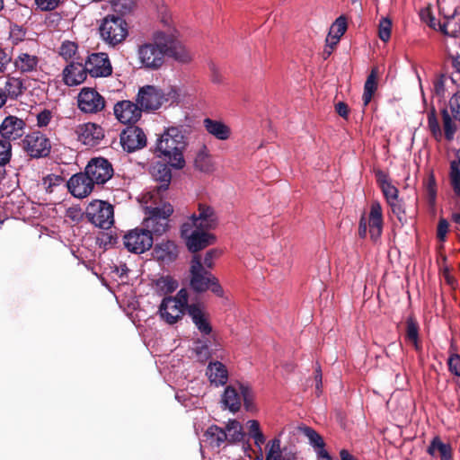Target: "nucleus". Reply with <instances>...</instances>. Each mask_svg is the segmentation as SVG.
<instances>
[{
    "mask_svg": "<svg viewBox=\"0 0 460 460\" xmlns=\"http://www.w3.org/2000/svg\"><path fill=\"white\" fill-rule=\"evenodd\" d=\"M149 216L145 219L146 230L151 234L161 235L169 228V217L173 213V208L170 203H164L161 207H155L149 210Z\"/></svg>",
    "mask_w": 460,
    "mask_h": 460,
    "instance_id": "0eeeda50",
    "label": "nucleus"
},
{
    "mask_svg": "<svg viewBox=\"0 0 460 460\" xmlns=\"http://www.w3.org/2000/svg\"><path fill=\"white\" fill-rule=\"evenodd\" d=\"M166 94L154 85H146L139 89L137 95V102L142 111H150L159 109L162 104L168 102Z\"/></svg>",
    "mask_w": 460,
    "mask_h": 460,
    "instance_id": "9b49d317",
    "label": "nucleus"
},
{
    "mask_svg": "<svg viewBox=\"0 0 460 460\" xmlns=\"http://www.w3.org/2000/svg\"><path fill=\"white\" fill-rule=\"evenodd\" d=\"M153 287L157 295L168 296L178 288L179 282L172 276L165 275L154 280Z\"/></svg>",
    "mask_w": 460,
    "mask_h": 460,
    "instance_id": "473e14b6",
    "label": "nucleus"
},
{
    "mask_svg": "<svg viewBox=\"0 0 460 460\" xmlns=\"http://www.w3.org/2000/svg\"><path fill=\"white\" fill-rule=\"evenodd\" d=\"M77 106L84 113L95 114L104 109L105 100L95 89L84 87L78 93Z\"/></svg>",
    "mask_w": 460,
    "mask_h": 460,
    "instance_id": "f8f14e48",
    "label": "nucleus"
},
{
    "mask_svg": "<svg viewBox=\"0 0 460 460\" xmlns=\"http://www.w3.org/2000/svg\"><path fill=\"white\" fill-rule=\"evenodd\" d=\"M440 31L455 40L458 39L460 37V20H456L455 14L446 17L445 22L440 24Z\"/></svg>",
    "mask_w": 460,
    "mask_h": 460,
    "instance_id": "ea45409f",
    "label": "nucleus"
},
{
    "mask_svg": "<svg viewBox=\"0 0 460 460\" xmlns=\"http://www.w3.org/2000/svg\"><path fill=\"white\" fill-rule=\"evenodd\" d=\"M448 222L445 218H440L438 225L437 236L439 241L444 242L448 231Z\"/></svg>",
    "mask_w": 460,
    "mask_h": 460,
    "instance_id": "bf43d9fd",
    "label": "nucleus"
},
{
    "mask_svg": "<svg viewBox=\"0 0 460 460\" xmlns=\"http://www.w3.org/2000/svg\"><path fill=\"white\" fill-rule=\"evenodd\" d=\"M247 429L249 432V436L252 438L254 434L261 433L260 423L256 420H250L247 421Z\"/></svg>",
    "mask_w": 460,
    "mask_h": 460,
    "instance_id": "0e129e2a",
    "label": "nucleus"
},
{
    "mask_svg": "<svg viewBox=\"0 0 460 460\" xmlns=\"http://www.w3.org/2000/svg\"><path fill=\"white\" fill-rule=\"evenodd\" d=\"M181 236L184 239L188 250L191 252H197L216 241L214 234L185 224L181 225Z\"/></svg>",
    "mask_w": 460,
    "mask_h": 460,
    "instance_id": "6e6552de",
    "label": "nucleus"
},
{
    "mask_svg": "<svg viewBox=\"0 0 460 460\" xmlns=\"http://www.w3.org/2000/svg\"><path fill=\"white\" fill-rule=\"evenodd\" d=\"M85 217L96 227L109 229L114 224V208L107 201L94 199L86 207Z\"/></svg>",
    "mask_w": 460,
    "mask_h": 460,
    "instance_id": "423d86ee",
    "label": "nucleus"
},
{
    "mask_svg": "<svg viewBox=\"0 0 460 460\" xmlns=\"http://www.w3.org/2000/svg\"><path fill=\"white\" fill-rule=\"evenodd\" d=\"M22 148L30 157L39 159L49 155L51 143L43 133L33 131L22 139Z\"/></svg>",
    "mask_w": 460,
    "mask_h": 460,
    "instance_id": "1a4fd4ad",
    "label": "nucleus"
},
{
    "mask_svg": "<svg viewBox=\"0 0 460 460\" xmlns=\"http://www.w3.org/2000/svg\"><path fill=\"white\" fill-rule=\"evenodd\" d=\"M203 124L206 130L218 140H227L231 136L230 128L221 120L206 118Z\"/></svg>",
    "mask_w": 460,
    "mask_h": 460,
    "instance_id": "cd10ccee",
    "label": "nucleus"
},
{
    "mask_svg": "<svg viewBox=\"0 0 460 460\" xmlns=\"http://www.w3.org/2000/svg\"><path fill=\"white\" fill-rule=\"evenodd\" d=\"M382 192L387 200V203L398 199V190L392 183H385L381 187Z\"/></svg>",
    "mask_w": 460,
    "mask_h": 460,
    "instance_id": "5fc2aeb1",
    "label": "nucleus"
},
{
    "mask_svg": "<svg viewBox=\"0 0 460 460\" xmlns=\"http://www.w3.org/2000/svg\"><path fill=\"white\" fill-rule=\"evenodd\" d=\"M52 118L51 111L44 110L37 115V124L39 127H46L49 125Z\"/></svg>",
    "mask_w": 460,
    "mask_h": 460,
    "instance_id": "052dcab7",
    "label": "nucleus"
},
{
    "mask_svg": "<svg viewBox=\"0 0 460 460\" xmlns=\"http://www.w3.org/2000/svg\"><path fill=\"white\" fill-rule=\"evenodd\" d=\"M188 314L199 332L208 335L212 332V326L208 320V314L200 303H192L188 306Z\"/></svg>",
    "mask_w": 460,
    "mask_h": 460,
    "instance_id": "6ab92c4d",
    "label": "nucleus"
},
{
    "mask_svg": "<svg viewBox=\"0 0 460 460\" xmlns=\"http://www.w3.org/2000/svg\"><path fill=\"white\" fill-rule=\"evenodd\" d=\"M166 57H172L174 60L186 64L191 60V55L189 50L181 42L177 41L172 33L167 32Z\"/></svg>",
    "mask_w": 460,
    "mask_h": 460,
    "instance_id": "393cba45",
    "label": "nucleus"
},
{
    "mask_svg": "<svg viewBox=\"0 0 460 460\" xmlns=\"http://www.w3.org/2000/svg\"><path fill=\"white\" fill-rule=\"evenodd\" d=\"M336 112L342 118H347L349 109L345 102H340L335 105Z\"/></svg>",
    "mask_w": 460,
    "mask_h": 460,
    "instance_id": "338daca9",
    "label": "nucleus"
},
{
    "mask_svg": "<svg viewBox=\"0 0 460 460\" xmlns=\"http://www.w3.org/2000/svg\"><path fill=\"white\" fill-rule=\"evenodd\" d=\"M239 390L241 394V401H243V405L246 411H252L255 409L253 400L254 394L252 388L244 384H239Z\"/></svg>",
    "mask_w": 460,
    "mask_h": 460,
    "instance_id": "a18cd8bd",
    "label": "nucleus"
},
{
    "mask_svg": "<svg viewBox=\"0 0 460 460\" xmlns=\"http://www.w3.org/2000/svg\"><path fill=\"white\" fill-rule=\"evenodd\" d=\"M12 157V145L8 140H0V164L6 165Z\"/></svg>",
    "mask_w": 460,
    "mask_h": 460,
    "instance_id": "603ef678",
    "label": "nucleus"
},
{
    "mask_svg": "<svg viewBox=\"0 0 460 460\" xmlns=\"http://www.w3.org/2000/svg\"><path fill=\"white\" fill-rule=\"evenodd\" d=\"M62 181L60 176L57 175H48L44 179V184L47 185V189H50L54 185H58Z\"/></svg>",
    "mask_w": 460,
    "mask_h": 460,
    "instance_id": "69168bd1",
    "label": "nucleus"
},
{
    "mask_svg": "<svg viewBox=\"0 0 460 460\" xmlns=\"http://www.w3.org/2000/svg\"><path fill=\"white\" fill-rule=\"evenodd\" d=\"M206 376L211 385L215 387H221L228 382V369L218 360L209 361L206 368Z\"/></svg>",
    "mask_w": 460,
    "mask_h": 460,
    "instance_id": "4be33fe9",
    "label": "nucleus"
},
{
    "mask_svg": "<svg viewBox=\"0 0 460 460\" xmlns=\"http://www.w3.org/2000/svg\"><path fill=\"white\" fill-rule=\"evenodd\" d=\"M39 61V58L35 55L21 53L14 59V66L22 74L31 73L37 71Z\"/></svg>",
    "mask_w": 460,
    "mask_h": 460,
    "instance_id": "72a5a7b5",
    "label": "nucleus"
},
{
    "mask_svg": "<svg viewBox=\"0 0 460 460\" xmlns=\"http://www.w3.org/2000/svg\"><path fill=\"white\" fill-rule=\"evenodd\" d=\"M84 171L94 184L102 185L113 175L111 164L103 157H95L89 161Z\"/></svg>",
    "mask_w": 460,
    "mask_h": 460,
    "instance_id": "4468645a",
    "label": "nucleus"
},
{
    "mask_svg": "<svg viewBox=\"0 0 460 460\" xmlns=\"http://www.w3.org/2000/svg\"><path fill=\"white\" fill-rule=\"evenodd\" d=\"M120 144L125 151L132 153L146 145V137L138 127H128L120 134Z\"/></svg>",
    "mask_w": 460,
    "mask_h": 460,
    "instance_id": "f3484780",
    "label": "nucleus"
},
{
    "mask_svg": "<svg viewBox=\"0 0 460 460\" xmlns=\"http://www.w3.org/2000/svg\"><path fill=\"white\" fill-rule=\"evenodd\" d=\"M217 221L218 218L213 208L199 204V214H192L183 224L208 232L217 226Z\"/></svg>",
    "mask_w": 460,
    "mask_h": 460,
    "instance_id": "2eb2a0df",
    "label": "nucleus"
},
{
    "mask_svg": "<svg viewBox=\"0 0 460 460\" xmlns=\"http://www.w3.org/2000/svg\"><path fill=\"white\" fill-rule=\"evenodd\" d=\"M419 323L413 316L406 320V339L411 342L416 350L420 349L419 344Z\"/></svg>",
    "mask_w": 460,
    "mask_h": 460,
    "instance_id": "79ce46f5",
    "label": "nucleus"
},
{
    "mask_svg": "<svg viewBox=\"0 0 460 460\" xmlns=\"http://www.w3.org/2000/svg\"><path fill=\"white\" fill-rule=\"evenodd\" d=\"M392 22L388 18H382L379 22L378 26V37L379 39L386 42L391 37Z\"/></svg>",
    "mask_w": 460,
    "mask_h": 460,
    "instance_id": "8fccbe9b",
    "label": "nucleus"
},
{
    "mask_svg": "<svg viewBox=\"0 0 460 460\" xmlns=\"http://www.w3.org/2000/svg\"><path fill=\"white\" fill-rule=\"evenodd\" d=\"M87 75L88 73L84 65L80 62L71 61L63 69L62 80L63 83L69 87L76 86L86 80Z\"/></svg>",
    "mask_w": 460,
    "mask_h": 460,
    "instance_id": "aec40b11",
    "label": "nucleus"
},
{
    "mask_svg": "<svg viewBox=\"0 0 460 460\" xmlns=\"http://www.w3.org/2000/svg\"><path fill=\"white\" fill-rule=\"evenodd\" d=\"M102 40L111 47L120 44L128 36V24L119 15L105 16L99 27Z\"/></svg>",
    "mask_w": 460,
    "mask_h": 460,
    "instance_id": "39448f33",
    "label": "nucleus"
},
{
    "mask_svg": "<svg viewBox=\"0 0 460 460\" xmlns=\"http://www.w3.org/2000/svg\"><path fill=\"white\" fill-rule=\"evenodd\" d=\"M389 206L391 207L393 214L397 217L398 221L404 225L407 223V217L405 213V208L403 206V203L399 199L388 202Z\"/></svg>",
    "mask_w": 460,
    "mask_h": 460,
    "instance_id": "09e8293b",
    "label": "nucleus"
},
{
    "mask_svg": "<svg viewBox=\"0 0 460 460\" xmlns=\"http://www.w3.org/2000/svg\"><path fill=\"white\" fill-rule=\"evenodd\" d=\"M11 60L12 57L10 54L5 49L0 48V73L4 72Z\"/></svg>",
    "mask_w": 460,
    "mask_h": 460,
    "instance_id": "680f3d73",
    "label": "nucleus"
},
{
    "mask_svg": "<svg viewBox=\"0 0 460 460\" xmlns=\"http://www.w3.org/2000/svg\"><path fill=\"white\" fill-rule=\"evenodd\" d=\"M442 120H443V128L444 134L447 140L451 141L454 139L455 134L457 130V127L456 123L453 121L450 113L447 109H443L441 111Z\"/></svg>",
    "mask_w": 460,
    "mask_h": 460,
    "instance_id": "c03bdc74",
    "label": "nucleus"
},
{
    "mask_svg": "<svg viewBox=\"0 0 460 460\" xmlns=\"http://www.w3.org/2000/svg\"><path fill=\"white\" fill-rule=\"evenodd\" d=\"M449 56L452 59V66L455 68L456 73L460 75V54H453L450 52Z\"/></svg>",
    "mask_w": 460,
    "mask_h": 460,
    "instance_id": "774afa93",
    "label": "nucleus"
},
{
    "mask_svg": "<svg viewBox=\"0 0 460 460\" xmlns=\"http://www.w3.org/2000/svg\"><path fill=\"white\" fill-rule=\"evenodd\" d=\"M369 234L371 239L376 242L379 239L383 230L382 208L379 202L375 201L371 204L368 218Z\"/></svg>",
    "mask_w": 460,
    "mask_h": 460,
    "instance_id": "b1692460",
    "label": "nucleus"
},
{
    "mask_svg": "<svg viewBox=\"0 0 460 460\" xmlns=\"http://www.w3.org/2000/svg\"><path fill=\"white\" fill-rule=\"evenodd\" d=\"M299 430L308 438L310 446L314 449L315 454L324 450L325 443L320 434L308 426L299 427Z\"/></svg>",
    "mask_w": 460,
    "mask_h": 460,
    "instance_id": "4c0bfd02",
    "label": "nucleus"
},
{
    "mask_svg": "<svg viewBox=\"0 0 460 460\" xmlns=\"http://www.w3.org/2000/svg\"><path fill=\"white\" fill-rule=\"evenodd\" d=\"M194 167L203 173H210L214 171V163L206 146L197 152L194 158Z\"/></svg>",
    "mask_w": 460,
    "mask_h": 460,
    "instance_id": "f704fd0d",
    "label": "nucleus"
},
{
    "mask_svg": "<svg viewBox=\"0 0 460 460\" xmlns=\"http://www.w3.org/2000/svg\"><path fill=\"white\" fill-rule=\"evenodd\" d=\"M113 111L116 119L122 124H135L142 115V109L137 102L128 100L118 102L114 105Z\"/></svg>",
    "mask_w": 460,
    "mask_h": 460,
    "instance_id": "dca6fc26",
    "label": "nucleus"
},
{
    "mask_svg": "<svg viewBox=\"0 0 460 460\" xmlns=\"http://www.w3.org/2000/svg\"><path fill=\"white\" fill-rule=\"evenodd\" d=\"M66 185L74 197L84 199L93 191L95 184L84 171V172L75 173L71 176Z\"/></svg>",
    "mask_w": 460,
    "mask_h": 460,
    "instance_id": "a211bd4d",
    "label": "nucleus"
},
{
    "mask_svg": "<svg viewBox=\"0 0 460 460\" xmlns=\"http://www.w3.org/2000/svg\"><path fill=\"white\" fill-rule=\"evenodd\" d=\"M150 173L153 179L159 183L157 187L159 191L168 190L172 181V172L166 164L156 162L150 167Z\"/></svg>",
    "mask_w": 460,
    "mask_h": 460,
    "instance_id": "a878e982",
    "label": "nucleus"
},
{
    "mask_svg": "<svg viewBox=\"0 0 460 460\" xmlns=\"http://www.w3.org/2000/svg\"><path fill=\"white\" fill-rule=\"evenodd\" d=\"M216 255H217L216 250H209L206 252L204 260H203V263H202V265L204 266V268L206 270L213 268V266H214L213 260L216 257Z\"/></svg>",
    "mask_w": 460,
    "mask_h": 460,
    "instance_id": "e2e57ef3",
    "label": "nucleus"
},
{
    "mask_svg": "<svg viewBox=\"0 0 460 460\" xmlns=\"http://www.w3.org/2000/svg\"><path fill=\"white\" fill-rule=\"evenodd\" d=\"M155 256L163 262H171L178 256L177 245L172 241L157 243L154 249Z\"/></svg>",
    "mask_w": 460,
    "mask_h": 460,
    "instance_id": "c85d7f7f",
    "label": "nucleus"
},
{
    "mask_svg": "<svg viewBox=\"0 0 460 460\" xmlns=\"http://www.w3.org/2000/svg\"><path fill=\"white\" fill-rule=\"evenodd\" d=\"M217 345L213 344V342L208 339H199L194 342L193 350L199 362H206L211 358L217 350Z\"/></svg>",
    "mask_w": 460,
    "mask_h": 460,
    "instance_id": "7c9ffc66",
    "label": "nucleus"
},
{
    "mask_svg": "<svg viewBox=\"0 0 460 460\" xmlns=\"http://www.w3.org/2000/svg\"><path fill=\"white\" fill-rule=\"evenodd\" d=\"M181 130L176 127L168 128L157 138L155 154L156 157L165 161L174 169H182L185 166L183 150L186 146Z\"/></svg>",
    "mask_w": 460,
    "mask_h": 460,
    "instance_id": "f257e3e1",
    "label": "nucleus"
},
{
    "mask_svg": "<svg viewBox=\"0 0 460 460\" xmlns=\"http://www.w3.org/2000/svg\"><path fill=\"white\" fill-rule=\"evenodd\" d=\"M225 430L226 431V436L229 443H235V442H244L245 440V433L243 431V427L241 423L236 420H229L227 424L226 425ZM244 451H247L251 448V445L246 442L243 443V446Z\"/></svg>",
    "mask_w": 460,
    "mask_h": 460,
    "instance_id": "c756f323",
    "label": "nucleus"
},
{
    "mask_svg": "<svg viewBox=\"0 0 460 460\" xmlns=\"http://www.w3.org/2000/svg\"><path fill=\"white\" fill-rule=\"evenodd\" d=\"M283 448L280 446V439L275 438L269 441L267 445L266 460H280Z\"/></svg>",
    "mask_w": 460,
    "mask_h": 460,
    "instance_id": "49530a36",
    "label": "nucleus"
},
{
    "mask_svg": "<svg viewBox=\"0 0 460 460\" xmlns=\"http://www.w3.org/2000/svg\"><path fill=\"white\" fill-rule=\"evenodd\" d=\"M376 89H377V69L373 68L371 70L370 74L367 75V78L364 84V93H363V96H362V101H363L364 106H367L370 102Z\"/></svg>",
    "mask_w": 460,
    "mask_h": 460,
    "instance_id": "e433bc0d",
    "label": "nucleus"
},
{
    "mask_svg": "<svg viewBox=\"0 0 460 460\" xmlns=\"http://www.w3.org/2000/svg\"><path fill=\"white\" fill-rule=\"evenodd\" d=\"M154 243L150 231L143 228H135L128 231L123 237L125 248L136 254L148 251Z\"/></svg>",
    "mask_w": 460,
    "mask_h": 460,
    "instance_id": "9d476101",
    "label": "nucleus"
},
{
    "mask_svg": "<svg viewBox=\"0 0 460 460\" xmlns=\"http://www.w3.org/2000/svg\"><path fill=\"white\" fill-rule=\"evenodd\" d=\"M167 40V32L157 31L153 33L150 41L138 45L137 56L141 68L156 71L164 65L169 47Z\"/></svg>",
    "mask_w": 460,
    "mask_h": 460,
    "instance_id": "f03ea898",
    "label": "nucleus"
},
{
    "mask_svg": "<svg viewBox=\"0 0 460 460\" xmlns=\"http://www.w3.org/2000/svg\"><path fill=\"white\" fill-rule=\"evenodd\" d=\"M221 403L224 409L237 412L242 406L241 394L233 385H227L221 395Z\"/></svg>",
    "mask_w": 460,
    "mask_h": 460,
    "instance_id": "bb28decb",
    "label": "nucleus"
},
{
    "mask_svg": "<svg viewBox=\"0 0 460 460\" xmlns=\"http://www.w3.org/2000/svg\"><path fill=\"white\" fill-rule=\"evenodd\" d=\"M23 88L22 81L20 78L9 77L3 91L6 94V99L9 97L15 100L22 93Z\"/></svg>",
    "mask_w": 460,
    "mask_h": 460,
    "instance_id": "a19ab883",
    "label": "nucleus"
},
{
    "mask_svg": "<svg viewBox=\"0 0 460 460\" xmlns=\"http://www.w3.org/2000/svg\"><path fill=\"white\" fill-rule=\"evenodd\" d=\"M427 453L435 457L439 456L440 460L452 459V447L449 444L444 443L439 437H435L427 448Z\"/></svg>",
    "mask_w": 460,
    "mask_h": 460,
    "instance_id": "2f4dec72",
    "label": "nucleus"
},
{
    "mask_svg": "<svg viewBox=\"0 0 460 460\" xmlns=\"http://www.w3.org/2000/svg\"><path fill=\"white\" fill-rule=\"evenodd\" d=\"M189 293L186 288H181L175 296H164L158 307L160 318L167 324L172 325L188 313Z\"/></svg>",
    "mask_w": 460,
    "mask_h": 460,
    "instance_id": "20e7f679",
    "label": "nucleus"
},
{
    "mask_svg": "<svg viewBox=\"0 0 460 460\" xmlns=\"http://www.w3.org/2000/svg\"><path fill=\"white\" fill-rule=\"evenodd\" d=\"M78 139L86 146H93L103 138L104 133L101 126L95 123H85L77 129Z\"/></svg>",
    "mask_w": 460,
    "mask_h": 460,
    "instance_id": "412c9836",
    "label": "nucleus"
},
{
    "mask_svg": "<svg viewBox=\"0 0 460 460\" xmlns=\"http://www.w3.org/2000/svg\"><path fill=\"white\" fill-rule=\"evenodd\" d=\"M204 437L212 447H219L226 441L227 436L225 429L211 425L205 432Z\"/></svg>",
    "mask_w": 460,
    "mask_h": 460,
    "instance_id": "c9c22d12",
    "label": "nucleus"
},
{
    "mask_svg": "<svg viewBox=\"0 0 460 460\" xmlns=\"http://www.w3.org/2000/svg\"><path fill=\"white\" fill-rule=\"evenodd\" d=\"M88 75L93 78L108 77L112 74V66L108 54L96 52L90 54L84 63Z\"/></svg>",
    "mask_w": 460,
    "mask_h": 460,
    "instance_id": "ddd939ff",
    "label": "nucleus"
},
{
    "mask_svg": "<svg viewBox=\"0 0 460 460\" xmlns=\"http://www.w3.org/2000/svg\"><path fill=\"white\" fill-rule=\"evenodd\" d=\"M78 46L73 41H64L59 49V55L66 60H69L74 58L77 51Z\"/></svg>",
    "mask_w": 460,
    "mask_h": 460,
    "instance_id": "3c124183",
    "label": "nucleus"
},
{
    "mask_svg": "<svg viewBox=\"0 0 460 460\" xmlns=\"http://www.w3.org/2000/svg\"><path fill=\"white\" fill-rule=\"evenodd\" d=\"M190 287L198 294L210 290L217 296L222 297L224 290L217 278L202 265L199 255H194L190 261Z\"/></svg>",
    "mask_w": 460,
    "mask_h": 460,
    "instance_id": "7ed1b4c3",
    "label": "nucleus"
},
{
    "mask_svg": "<svg viewBox=\"0 0 460 460\" xmlns=\"http://www.w3.org/2000/svg\"><path fill=\"white\" fill-rule=\"evenodd\" d=\"M448 367L451 373L460 376V356L457 354L452 355L448 359Z\"/></svg>",
    "mask_w": 460,
    "mask_h": 460,
    "instance_id": "13d9d810",
    "label": "nucleus"
},
{
    "mask_svg": "<svg viewBox=\"0 0 460 460\" xmlns=\"http://www.w3.org/2000/svg\"><path fill=\"white\" fill-rule=\"evenodd\" d=\"M24 121L14 116L6 117L0 125V134L4 140L16 139L23 133Z\"/></svg>",
    "mask_w": 460,
    "mask_h": 460,
    "instance_id": "5701e85b",
    "label": "nucleus"
},
{
    "mask_svg": "<svg viewBox=\"0 0 460 460\" xmlns=\"http://www.w3.org/2000/svg\"><path fill=\"white\" fill-rule=\"evenodd\" d=\"M280 460H298V451L295 446L283 447V453Z\"/></svg>",
    "mask_w": 460,
    "mask_h": 460,
    "instance_id": "4d7b16f0",
    "label": "nucleus"
},
{
    "mask_svg": "<svg viewBox=\"0 0 460 460\" xmlns=\"http://www.w3.org/2000/svg\"><path fill=\"white\" fill-rule=\"evenodd\" d=\"M449 174L454 191L460 197V148L456 152V159L450 163Z\"/></svg>",
    "mask_w": 460,
    "mask_h": 460,
    "instance_id": "58836bf2",
    "label": "nucleus"
},
{
    "mask_svg": "<svg viewBox=\"0 0 460 460\" xmlns=\"http://www.w3.org/2000/svg\"><path fill=\"white\" fill-rule=\"evenodd\" d=\"M428 126L434 138L438 141H440L442 139L443 133L434 109L431 110L428 114Z\"/></svg>",
    "mask_w": 460,
    "mask_h": 460,
    "instance_id": "de8ad7c7",
    "label": "nucleus"
},
{
    "mask_svg": "<svg viewBox=\"0 0 460 460\" xmlns=\"http://www.w3.org/2000/svg\"><path fill=\"white\" fill-rule=\"evenodd\" d=\"M35 3L41 11H52L58 6L59 0H35Z\"/></svg>",
    "mask_w": 460,
    "mask_h": 460,
    "instance_id": "6e6d98bb",
    "label": "nucleus"
},
{
    "mask_svg": "<svg viewBox=\"0 0 460 460\" xmlns=\"http://www.w3.org/2000/svg\"><path fill=\"white\" fill-rule=\"evenodd\" d=\"M449 107L454 119L460 122V91L450 98Z\"/></svg>",
    "mask_w": 460,
    "mask_h": 460,
    "instance_id": "864d4df0",
    "label": "nucleus"
},
{
    "mask_svg": "<svg viewBox=\"0 0 460 460\" xmlns=\"http://www.w3.org/2000/svg\"><path fill=\"white\" fill-rule=\"evenodd\" d=\"M347 30V20L344 16L338 17L331 27L329 37L332 39V44L336 45L340 40L341 37L345 33ZM329 40V39H327Z\"/></svg>",
    "mask_w": 460,
    "mask_h": 460,
    "instance_id": "37998d69",
    "label": "nucleus"
}]
</instances>
